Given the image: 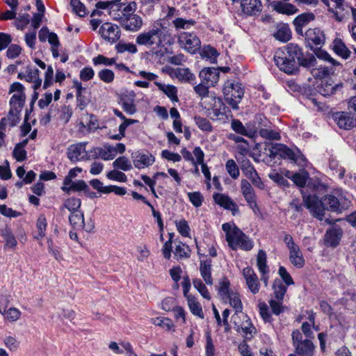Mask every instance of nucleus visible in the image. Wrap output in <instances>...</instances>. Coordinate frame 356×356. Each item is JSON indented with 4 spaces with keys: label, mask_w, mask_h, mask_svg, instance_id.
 I'll use <instances>...</instances> for the list:
<instances>
[{
    "label": "nucleus",
    "mask_w": 356,
    "mask_h": 356,
    "mask_svg": "<svg viewBox=\"0 0 356 356\" xmlns=\"http://www.w3.org/2000/svg\"><path fill=\"white\" fill-rule=\"evenodd\" d=\"M216 103L218 104L219 107L214 108L213 109H211L212 114H213V117L211 118L212 119H214V118L216 119H220V116H222L225 114L226 110L227 108L226 107V106L224 104V103L222 102V100L221 98L218 97L217 99ZM209 115H211V113H209Z\"/></svg>",
    "instance_id": "obj_55"
},
{
    "label": "nucleus",
    "mask_w": 356,
    "mask_h": 356,
    "mask_svg": "<svg viewBox=\"0 0 356 356\" xmlns=\"http://www.w3.org/2000/svg\"><path fill=\"white\" fill-rule=\"evenodd\" d=\"M273 289L275 299L278 301H282L286 292V286L284 285L281 280L276 279L273 282Z\"/></svg>",
    "instance_id": "obj_38"
},
{
    "label": "nucleus",
    "mask_w": 356,
    "mask_h": 356,
    "mask_svg": "<svg viewBox=\"0 0 356 356\" xmlns=\"http://www.w3.org/2000/svg\"><path fill=\"white\" fill-rule=\"evenodd\" d=\"M300 172H295L291 175V180L300 188H304L309 179V172L304 170V168Z\"/></svg>",
    "instance_id": "obj_33"
},
{
    "label": "nucleus",
    "mask_w": 356,
    "mask_h": 356,
    "mask_svg": "<svg viewBox=\"0 0 356 356\" xmlns=\"http://www.w3.org/2000/svg\"><path fill=\"white\" fill-rule=\"evenodd\" d=\"M70 5L74 12L79 17H84L87 14L86 7L80 0H71Z\"/></svg>",
    "instance_id": "obj_58"
},
{
    "label": "nucleus",
    "mask_w": 356,
    "mask_h": 356,
    "mask_svg": "<svg viewBox=\"0 0 356 356\" xmlns=\"http://www.w3.org/2000/svg\"><path fill=\"white\" fill-rule=\"evenodd\" d=\"M81 201L78 197H70L65 201L63 207L67 209L71 213L79 211Z\"/></svg>",
    "instance_id": "obj_46"
},
{
    "label": "nucleus",
    "mask_w": 356,
    "mask_h": 356,
    "mask_svg": "<svg viewBox=\"0 0 356 356\" xmlns=\"http://www.w3.org/2000/svg\"><path fill=\"white\" fill-rule=\"evenodd\" d=\"M296 352L300 356L309 355L312 353V341L303 339V335H292Z\"/></svg>",
    "instance_id": "obj_12"
},
{
    "label": "nucleus",
    "mask_w": 356,
    "mask_h": 356,
    "mask_svg": "<svg viewBox=\"0 0 356 356\" xmlns=\"http://www.w3.org/2000/svg\"><path fill=\"white\" fill-rule=\"evenodd\" d=\"M135 97L136 94L133 90H125L118 94V102L128 115H134L137 111L136 106L134 104Z\"/></svg>",
    "instance_id": "obj_6"
},
{
    "label": "nucleus",
    "mask_w": 356,
    "mask_h": 356,
    "mask_svg": "<svg viewBox=\"0 0 356 356\" xmlns=\"http://www.w3.org/2000/svg\"><path fill=\"white\" fill-rule=\"evenodd\" d=\"M313 51L317 58L325 61H328L333 66L339 65L340 64L338 61L332 58L331 56L325 51L318 49Z\"/></svg>",
    "instance_id": "obj_57"
},
{
    "label": "nucleus",
    "mask_w": 356,
    "mask_h": 356,
    "mask_svg": "<svg viewBox=\"0 0 356 356\" xmlns=\"http://www.w3.org/2000/svg\"><path fill=\"white\" fill-rule=\"evenodd\" d=\"M234 235V243L229 246L232 250H236L239 248L243 250L249 251L253 248V241L236 225Z\"/></svg>",
    "instance_id": "obj_8"
},
{
    "label": "nucleus",
    "mask_w": 356,
    "mask_h": 356,
    "mask_svg": "<svg viewBox=\"0 0 356 356\" xmlns=\"http://www.w3.org/2000/svg\"><path fill=\"white\" fill-rule=\"evenodd\" d=\"M332 49L338 56L343 59L348 58L351 54L350 49L340 38L334 40L332 42Z\"/></svg>",
    "instance_id": "obj_24"
},
{
    "label": "nucleus",
    "mask_w": 356,
    "mask_h": 356,
    "mask_svg": "<svg viewBox=\"0 0 356 356\" xmlns=\"http://www.w3.org/2000/svg\"><path fill=\"white\" fill-rule=\"evenodd\" d=\"M243 320L242 323H239L236 321V319L238 318L237 314H234L232 316V319L234 323V329L236 332H243L244 334H252L254 330H255L254 327L252 326V324L250 321V319L248 317L247 315L242 314Z\"/></svg>",
    "instance_id": "obj_20"
},
{
    "label": "nucleus",
    "mask_w": 356,
    "mask_h": 356,
    "mask_svg": "<svg viewBox=\"0 0 356 356\" xmlns=\"http://www.w3.org/2000/svg\"><path fill=\"white\" fill-rule=\"evenodd\" d=\"M319 2H321L324 7H327L330 11L334 13L335 18L337 21L341 22L344 19L345 15L338 11V10L341 11L344 10H343L342 8H336L334 3H332L331 0H313V6L318 5Z\"/></svg>",
    "instance_id": "obj_25"
},
{
    "label": "nucleus",
    "mask_w": 356,
    "mask_h": 356,
    "mask_svg": "<svg viewBox=\"0 0 356 356\" xmlns=\"http://www.w3.org/2000/svg\"><path fill=\"white\" fill-rule=\"evenodd\" d=\"M136 42L138 45L145 46L147 47H162L165 44H172L173 38L169 29L164 26L160 22L156 21L152 24L147 31L140 33L136 39Z\"/></svg>",
    "instance_id": "obj_3"
},
{
    "label": "nucleus",
    "mask_w": 356,
    "mask_h": 356,
    "mask_svg": "<svg viewBox=\"0 0 356 356\" xmlns=\"http://www.w3.org/2000/svg\"><path fill=\"white\" fill-rule=\"evenodd\" d=\"M259 135L266 139L279 140L281 138L279 132L268 129H261Z\"/></svg>",
    "instance_id": "obj_60"
},
{
    "label": "nucleus",
    "mask_w": 356,
    "mask_h": 356,
    "mask_svg": "<svg viewBox=\"0 0 356 356\" xmlns=\"http://www.w3.org/2000/svg\"><path fill=\"white\" fill-rule=\"evenodd\" d=\"M312 21V13H302L298 15L293 23L297 34L303 35L302 28Z\"/></svg>",
    "instance_id": "obj_23"
},
{
    "label": "nucleus",
    "mask_w": 356,
    "mask_h": 356,
    "mask_svg": "<svg viewBox=\"0 0 356 356\" xmlns=\"http://www.w3.org/2000/svg\"><path fill=\"white\" fill-rule=\"evenodd\" d=\"M195 24V21L193 19H185L183 18H176L173 20V24L177 29H188L191 26Z\"/></svg>",
    "instance_id": "obj_63"
},
{
    "label": "nucleus",
    "mask_w": 356,
    "mask_h": 356,
    "mask_svg": "<svg viewBox=\"0 0 356 356\" xmlns=\"http://www.w3.org/2000/svg\"><path fill=\"white\" fill-rule=\"evenodd\" d=\"M212 261L211 259L201 260L200 264V273L204 281L208 285L213 284V278L211 276Z\"/></svg>",
    "instance_id": "obj_21"
},
{
    "label": "nucleus",
    "mask_w": 356,
    "mask_h": 356,
    "mask_svg": "<svg viewBox=\"0 0 356 356\" xmlns=\"http://www.w3.org/2000/svg\"><path fill=\"white\" fill-rule=\"evenodd\" d=\"M113 166L115 169H120L123 171H128L132 169L131 161L125 156H120L116 159L113 163Z\"/></svg>",
    "instance_id": "obj_43"
},
{
    "label": "nucleus",
    "mask_w": 356,
    "mask_h": 356,
    "mask_svg": "<svg viewBox=\"0 0 356 356\" xmlns=\"http://www.w3.org/2000/svg\"><path fill=\"white\" fill-rule=\"evenodd\" d=\"M188 305L191 313L201 318H204L202 306L195 296H188L187 298Z\"/></svg>",
    "instance_id": "obj_36"
},
{
    "label": "nucleus",
    "mask_w": 356,
    "mask_h": 356,
    "mask_svg": "<svg viewBox=\"0 0 356 356\" xmlns=\"http://www.w3.org/2000/svg\"><path fill=\"white\" fill-rule=\"evenodd\" d=\"M36 226L38 230V233L35 236V238L41 239L45 236V230L47 226V219L44 215H40L38 217Z\"/></svg>",
    "instance_id": "obj_49"
},
{
    "label": "nucleus",
    "mask_w": 356,
    "mask_h": 356,
    "mask_svg": "<svg viewBox=\"0 0 356 356\" xmlns=\"http://www.w3.org/2000/svg\"><path fill=\"white\" fill-rule=\"evenodd\" d=\"M69 221L74 229H81L85 227L83 213L80 210L71 213Z\"/></svg>",
    "instance_id": "obj_34"
},
{
    "label": "nucleus",
    "mask_w": 356,
    "mask_h": 356,
    "mask_svg": "<svg viewBox=\"0 0 356 356\" xmlns=\"http://www.w3.org/2000/svg\"><path fill=\"white\" fill-rule=\"evenodd\" d=\"M104 149L99 147V149H97V151H99V158H101L104 161L113 159L114 157L116 156V151L114 149V147L109 145H106L104 146Z\"/></svg>",
    "instance_id": "obj_39"
},
{
    "label": "nucleus",
    "mask_w": 356,
    "mask_h": 356,
    "mask_svg": "<svg viewBox=\"0 0 356 356\" xmlns=\"http://www.w3.org/2000/svg\"><path fill=\"white\" fill-rule=\"evenodd\" d=\"M201 56L203 58H209L211 63H215L216 62V57L218 56V53L215 48L207 46L203 49Z\"/></svg>",
    "instance_id": "obj_59"
},
{
    "label": "nucleus",
    "mask_w": 356,
    "mask_h": 356,
    "mask_svg": "<svg viewBox=\"0 0 356 356\" xmlns=\"http://www.w3.org/2000/svg\"><path fill=\"white\" fill-rule=\"evenodd\" d=\"M106 177L112 181H116L119 182H126L127 181V175L119 170H113L107 172Z\"/></svg>",
    "instance_id": "obj_53"
},
{
    "label": "nucleus",
    "mask_w": 356,
    "mask_h": 356,
    "mask_svg": "<svg viewBox=\"0 0 356 356\" xmlns=\"http://www.w3.org/2000/svg\"><path fill=\"white\" fill-rule=\"evenodd\" d=\"M25 102L23 99H20V97L12 96L9 104L10 111L8 112V118L10 121L11 127H15L20 121L19 114L22 110Z\"/></svg>",
    "instance_id": "obj_7"
},
{
    "label": "nucleus",
    "mask_w": 356,
    "mask_h": 356,
    "mask_svg": "<svg viewBox=\"0 0 356 356\" xmlns=\"http://www.w3.org/2000/svg\"><path fill=\"white\" fill-rule=\"evenodd\" d=\"M121 0H113V1H98L95 4L97 9H109L110 10L115 11V10H120L121 8Z\"/></svg>",
    "instance_id": "obj_41"
},
{
    "label": "nucleus",
    "mask_w": 356,
    "mask_h": 356,
    "mask_svg": "<svg viewBox=\"0 0 356 356\" xmlns=\"http://www.w3.org/2000/svg\"><path fill=\"white\" fill-rule=\"evenodd\" d=\"M266 253L263 250H259L257 257V265L259 272L264 275L268 272V267L266 264Z\"/></svg>",
    "instance_id": "obj_40"
},
{
    "label": "nucleus",
    "mask_w": 356,
    "mask_h": 356,
    "mask_svg": "<svg viewBox=\"0 0 356 356\" xmlns=\"http://www.w3.org/2000/svg\"><path fill=\"white\" fill-rule=\"evenodd\" d=\"M73 87L76 90V106L81 111H83L90 102L89 99L85 95L87 92V89L85 87H83L81 83L78 80L74 81Z\"/></svg>",
    "instance_id": "obj_18"
},
{
    "label": "nucleus",
    "mask_w": 356,
    "mask_h": 356,
    "mask_svg": "<svg viewBox=\"0 0 356 356\" xmlns=\"http://www.w3.org/2000/svg\"><path fill=\"white\" fill-rule=\"evenodd\" d=\"M241 6L242 11L248 15H256L262 10L261 0H242Z\"/></svg>",
    "instance_id": "obj_19"
},
{
    "label": "nucleus",
    "mask_w": 356,
    "mask_h": 356,
    "mask_svg": "<svg viewBox=\"0 0 356 356\" xmlns=\"http://www.w3.org/2000/svg\"><path fill=\"white\" fill-rule=\"evenodd\" d=\"M121 8L119 10H121L122 16L121 17H127L131 15H135L134 12L136 10V3L135 1L129 2L127 6L124 3H121Z\"/></svg>",
    "instance_id": "obj_50"
},
{
    "label": "nucleus",
    "mask_w": 356,
    "mask_h": 356,
    "mask_svg": "<svg viewBox=\"0 0 356 356\" xmlns=\"http://www.w3.org/2000/svg\"><path fill=\"white\" fill-rule=\"evenodd\" d=\"M225 96L241 100L244 95V90L239 83H231L223 89Z\"/></svg>",
    "instance_id": "obj_22"
},
{
    "label": "nucleus",
    "mask_w": 356,
    "mask_h": 356,
    "mask_svg": "<svg viewBox=\"0 0 356 356\" xmlns=\"http://www.w3.org/2000/svg\"><path fill=\"white\" fill-rule=\"evenodd\" d=\"M188 197L190 202L195 207H200L204 200L203 195L198 191L188 193Z\"/></svg>",
    "instance_id": "obj_61"
},
{
    "label": "nucleus",
    "mask_w": 356,
    "mask_h": 356,
    "mask_svg": "<svg viewBox=\"0 0 356 356\" xmlns=\"http://www.w3.org/2000/svg\"><path fill=\"white\" fill-rule=\"evenodd\" d=\"M154 84L159 88L160 90L163 92L173 102L179 101L177 97V89L172 85H165L160 82L155 81Z\"/></svg>",
    "instance_id": "obj_27"
},
{
    "label": "nucleus",
    "mask_w": 356,
    "mask_h": 356,
    "mask_svg": "<svg viewBox=\"0 0 356 356\" xmlns=\"http://www.w3.org/2000/svg\"><path fill=\"white\" fill-rule=\"evenodd\" d=\"M178 42L181 47L191 54H195L196 51L200 49V40L193 33H179L178 35Z\"/></svg>",
    "instance_id": "obj_4"
},
{
    "label": "nucleus",
    "mask_w": 356,
    "mask_h": 356,
    "mask_svg": "<svg viewBox=\"0 0 356 356\" xmlns=\"http://www.w3.org/2000/svg\"><path fill=\"white\" fill-rule=\"evenodd\" d=\"M241 170L245 175L251 180L252 183L259 188H263L264 183L259 177L254 166L250 163L249 160L243 162Z\"/></svg>",
    "instance_id": "obj_16"
},
{
    "label": "nucleus",
    "mask_w": 356,
    "mask_h": 356,
    "mask_svg": "<svg viewBox=\"0 0 356 356\" xmlns=\"http://www.w3.org/2000/svg\"><path fill=\"white\" fill-rule=\"evenodd\" d=\"M325 181V176L313 171V216L321 221L323 220L325 209L342 213L350 206V199L341 190L326 195L327 184Z\"/></svg>",
    "instance_id": "obj_1"
},
{
    "label": "nucleus",
    "mask_w": 356,
    "mask_h": 356,
    "mask_svg": "<svg viewBox=\"0 0 356 356\" xmlns=\"http://www.w3.org/2000/svg\"><path fill=\"white\" fill-rule=\"evenodd\" d=\"M213 198L217 204L227 210L230 209V207L234 202L231 197L223 193H214L213 195Z\"/></svg>",
    "instance_id": "obj_32"
},
{
    "label": "nucleus",
    "mask_w": 356,
    "mask_h": 356,
    "mask_svg": "<svg viewBox=\"0 0 356 356\" xmlns=\"http://www.w3.org/2000/svg\"><path fill=\"white\" fill-rule=\"evenodd\" d=\"M3 342L11 351H15L19 348L20 341L15 337L8 336L3 339Z\"/></svg>",
    "instance_id": "obj_64"
},
{
    "label": "nucleus",
    "mask_w": 356,
    "mask_h": 356,
    "mask_svg": "<svg viewBox=\"0 0 356 356\" xmlns=\"http://www.w3.org/2000/svg\"><path fill=\"white\" fill-rule=\"evenodd\" d=\"M120 24L122 28L129 31H137L143 26L142 18L138 15L127 17H120Z\"/></svg>",
    "instance_id": "obj_15"
},
{
    "label": "nucleus",
    "mask_w": 356,
    "mask_h": 356,
    "mask_svg": "<svg viewBox=\"0 0 356 356\" xmlns=\"http://www.w3.org/2000/svg\"><path fill=\"white\" fill-rule=\"evenodd\" d=\"M1 236L6 241V245L10 248H15L17 245V241L11 231L8 227L5 226L0 229Z\"/></svg>",
    "instance_id": "obj_37"
},
{
    "label": "nucleus",
    "mask_w": 356,
    "mask_h": 356,
    "mask_svg": "<svg viewBox=\"0 0 356 356\" xmlns=\"http://www.w3.org/2000/svg\"><path fill=\"white\" fill-rule=\"evenodd\" d=\"M274 61L277 67L287 74H296L300 66L309 70L312 67V54L304 53L301 47L289 43L278 49L274 54Z\"/></svg>",
    "instance_id": "obj_2"
},
{
    "label": "nucleus",
    "mask_w": 356,
    "mask_h": 356,
    "mask_svg": "<svg viewBox=\"0 0 356 356\" xmlns=\"http://www.w3.org/2000/svg\"><path fill=\"white\" fill-rule=\"evenodd\" d=\"M302 194L303 199L302 202L299 203L298 201L294 200L291 203V207L294 208L297 212H301L303 208L305 207L312 213V195H306L303 191H302Z\"/></svg>",
    "instance_id": "obj_28"
},
{
    "label": "nucleus",
    "mask_w": 356,
    "mask_h": 356,
    "mask_svg": "<svg viewBox=\"0 0 356 356\" xmlns=\"http://www.w3.org/2000/svg\"><path fill=\"white\" fill-rule=\"evenodd\" d=\"M279 156L283 159H289L291 163L297 164L300 168H305L308 163L305 156L298 149L293 151L284 144Z\"/></svg>",
    "instance_id": "obj_5"
},
{
    "label": "nucleus",
    "mask_w": 356,
    "mask_h": 356,
    "mask_svg": "<svg viewBox=\"0 0 356 356\" xmlns=\"http://www.w3.org/2000/svg\"><path fill=\"white\" fill-rule=\"evenodd\" d=\"M30 23V15L27 13L15 18V25L19 30H23Z\"/></svg>",
    "instance_id": "obj_62"
},
{
    "label": "nucleus",
    "mask_w": 356,
    "mask_h": 356,
    "mask_svg": "<svg viewBox=\"0 0 356 356\" xmlns=\"http://www.w3.org/2000/svg\"><path fill=\"white\" fill-rule=\"evenodd\" d=\"M218 288V294L225 299L226 296L229 295L232 291L230 290V282L227 277H223L220 281Z\"/></svg>",
    "instance_id": "obj_45"
},
{
    "label": "nucleus",
    "mask_w": 356,
    "mask_h": 356,
    "mask_svg": "<svg viewBox=\"0 0 356 356\" xmlns=\"http://www.w3.org/2000/svg\"><path fill=\"white\" fill-rule=\"evenodd\" d=\"M333 119L341 129H350L356 126V119L346 112L335 113Z\"/></svg>",
    "instance_id": "obj_14"
},
{
    "label": "nucleus",
    "mask_w": 356,
    "mask_h": 356,
    "mask_svg": "<svg viewBox=\"0 0 356 356\" xmlns=\"http://www.w3.org/2000/svg\"><path fill=\"white\" fill-rule=\"evenodd\" d=\"M199 76L203 83L214 86L219 80V72L215 67H204L200 71Z\"/></svg>",
    "instance_id": "obj_13"
},
{
    "label": "nucleus",
    "mask_w": 356,
    "mask_h": 356,
    "mask_svg": "<svg viewBox=\"0 0 356 356\" xmlns=\"http://www.w3.org/2000/svg\"><path fill=\"white\" fill-rule=\"evenodd\" d=\"M225 168L232 179H237L239 176V169L236 162L233 159H229L225 164Z\"/></svg>",
    "instance_id": "obj_51"
},
{
    "label": "nucleus",
    "mask_w": 356,
    "mask_h": 356,
    "mask_svg": "<svg viewBox=\"0 0 356 356\" xmlns=\"http://www.w3.org/2000/svg\"><path fill=\"white\" fill-rule=\"evenodd\" d=\"M341 87V86L336 85L332 86V84L327 83V81L321 80L320 83H318L316 90L323 96H330L334 93L337 88Z\"/></svg>",
    "instance_id": "obj_30"
},
{
    "label": "nucleus",
    "mask_w": 356,
    "mask_h": 356,
    "mask_svg": "<svg viewBox=\"0 0 356 356\" xmlns=\"http://www.w3.org/2000/svg\"><path fill=\"white\" fill-rule=\"evenodd\" d=\"M134 166L138 168H144L152 165L155 161L154 156L148 152H136L131 154Z\"/></svg>",
    "instance_id": "obj_11"
},
{
    "label": "nucleus",
    "mask_w": 356,
    "mask_h": 356,
    "mask_svg": "<svg viewBox=\"0 0 356 356\" xmlns=\"http://www.w3.org/2000/svg\"><path fill=\"white\" fill-rule=\"evenodd\" d=\"M88 188V185L83 180H78L77 181H74L72 183V184L69 186L68 188L66 187H61V190L65 193L70 194L72 191L73 192H80L83 191L85 189Z\"/></svg>",
    "instance_id": "obj_42"
},
{
    "label": "nucleus",
    "mask_w": 356,
    "mask_h": 356,
    "mask_svg": "<svg viewBox=\"0 0 356 356\" xmlns=\"http://www.w3.org/2000/svg\"><path fill=\"white\" fill-rule=\"evenodd\" d=\"M116 58H107L103 55H98L92 58V62L95 65H104L106 66H111L115 63Z\"/></svg>",
    "instance_id": "obj_56"
},
{
    "label": "nucleus",
    "mask_w": 356,
    "mask_h": 356,
    "mask_svg": "<svg viewBox=\"0 0 356 356\" xmlns=\"http://www.w3.org/2000/svg\"><path fill=\"white\" fill-rule=\"evenodd\" d=\"M273 7L277 13L289 15L295 14L298 11L295 6L289 3L277 2Z\"/></svg>",
    "instance_id": "obj_31"
},
{
    "label": "nucleus",
    "mask_w": 356,
    "mask_h": 356,
    "mask_svg": "<svg viewBox=\"0 0 356 356\" xmlns=\"http://www.w3.org/2000/svg\"><path fill=\"white\" fill-rule=\"evenodd\" d=\"M194 120L200 129L204 131H212V125L207 118L200 116H195Z\"/></svg>",
    "instance_id": "obj_54"
},
{
    "label": "nucleus",
    "mask_w": 356,
    "mask_h": 356,
    "mask_svg": "<svg viewBox=\"0 0 356 356\" xmlns=\"http://www.w3.org/2000/svg\"><path fill=\"white\" fill-rule=\"evenodd\" d=\"M273 36L277 40L286 42L291 38V31L287 24H282L277 27Z\"/></svg>",
    "instance_id": "obj_29"
},
{
    "label": "nucleus",
    "mask_w": 356,
    "mask_h": 356,
    "mask_svg": "<svg viewBox=\"0 0 356 356\" xmlns=\"http://www.w3.org/2000/svg\"><path fill=\"white\" fill-rule=\"evenodd\" d=\"M175 76L181 81L193 83L195 80V76L188 68H177Z\"/></svg>",
    "instance_id": "obj_35"
},
{
    "label": "nucleus",
    "mask_w": 356,
    "mask_h": 356,
    "mask_svg": "<svg viewBox=\"0 0 356 356\" xmlns=\"http://www.w3.org/2000/svg\"><path fill=\"white\" fill-rule=\"evenodd\" d=\"M193 286L194 287L200 292L201 296L207 299L210 300L211 296L205 286V284L202 282L200 279H195L193 280Z\"/></svg>",
    "instance_id": "obj_52"
},
{
    "label": "nucleus",
    "mask_w": 356,
    "mask_h": 356,
    "mask_svg": "<svg viewBox=\"0 0 356 356\" xmlns=\"http://www.w3.org/2000/svg\"><path fill=\"white\" fill-rule=\"evenodd\" d=\"M289 260L297 268H302L305 265V259L299 246L289 250Z\"/></svg>",
    "instance_id": "obj_26"
},
{
    "label": "nucleus",
    "mask_w": 356,
    "mask_h": 356,
    "mask_svg": "<svg viewBox=\"0 0 356 356\" xmlns=\"http://www.w3.org/2000/svg\"><path fill=\"white\" fill-rule=\"evenodd\" d=\"M115 50L118 54H122L125 51L130 54H135L137 52V47L132 43L120 42L115 45Z\"/></svg>",
    "instance_id": "obj_48"
},
{
    "label": "nucleus",
    "mask_w": 356,
    "mask_h": 356,
    "mask_svg": "<svg viewBox=\"0 0 356 356\" xmlns=\"http://www.w3.org/2000/svg\"><path fill=\"white\" fill-rule=\"evenodd\" d=\"M225 299L229 300L230 305L235 309L236 312H241L243 309L242 302L237 292H232Z\"/></svg>",
    "instance_id": "obj_44"
},
{
    "label": "nucleus",
    "mask_w": 356,
    "mask_h": 356,
    "mask_svg": "<svg viewBox=\"0 0 356 356\" xmlns=\"http://www.w3.org/2000/svg\"><path fill=\"white\" fill-rule=\"evenodd\" d=\"M342 234V229L339 227L335 226L330 228L325 235V245L332 248L337 247L341 241Z\"/></svg>",
    "instance_id": "obj_17"
},
{
    "label": "nucleus",
    "mask_w": 356,
    "mask_h": 356,
    "mask_svg": "<svg viewBox=\"0 0 356 356\" xmlns=\"http://www.w3.org/2000/svg\"><path fill=\"white\" fill-rule=\"evenodd\" d=\"M283 144L282 143H269L266 144L264 150L268 152L269 156L271 159H275L280 156L281 148H282Z\"/></svg>",
    "instance_id": "obj_47"
},
{
    "label": "nucleus",
    "mask_w": 356,
    "mask_h": 356,
    "mask_svg": "<svg viewBox=\"0 0 356 356\" xmlns=\"http://www.w3.org/2000/svg\"><path fill=\"white\" fill-rule=\"evenodd\" d=\"M99 33L103 38L111 42H116L121 35L119 26L109 22L104 23L101 26Z\"/></svg>",
    "instance_id": "obj_10"
},
{
    "label": "nucleus",
    "mask_w": 356,
    "mask_h": 356,
    "mask_svg": "<svg viewBox=\"0 0 356 356\" xmlns=\"http://www.w3.org/2000/svg\"><path fill=\"white\" fill-rule=\"evenodd\" d=\"M87 143H79L71 145L67 149V156L69 160L73 163L79 161H87L88 152L86 149Z\"/></svg>",
    "instance_id": "obj_9"
}]
</instances>
